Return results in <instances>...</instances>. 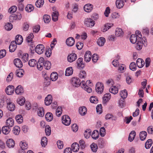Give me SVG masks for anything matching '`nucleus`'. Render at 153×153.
<instances>
[{
    "label": "nucleus",
    "instance_id": "obj_1",
    "mask_svg": "<svg viewBox=\"0 0 153 153\" xmlns=\"http://www.w3.org/2000/svg\"><path fill=\"white\" fill-rule=\"evenodd\" d=\"M84 24L86 27H92L95 24V22L90 18H87L84 20Z\"/></svg>",
    "mask_w": 153,
    "mask_h": 153
},
{
    "label": "nucleus",
    "instance_id": "obj_60",
    "mask_svg": "<svg viewBox=\"0 0 153 153\" xmlns=\"http://www.w3.org/2000/svg\"><path fill=\"white\" fill-rule=\"evenodd\" d=\"M5 29L7 30H10L13 28V25L10 23H8L4 26Z\"/></svg>",
    "mask_w": 153,
    "mask_h": 153
},
{
    "label": "nucleus",
    "instance_id": "obj_41",
    "mask_svg": "<svg viewBox=\"0 0 153 153\" xmlns=\"http://www.w3.org/2000/svg\"><path fill=\"white\" fill-rule=\"evenodd\" d=\"M34 9L33 5L31 4H27L25 7L26 10L28 12H30Z\"/></svg>",
    "mask_w": 153,
    "mask_h": 153
},
{
    "label": "nucleus",
    "instance_id": "obj_10",
    "mask_svg": "<svg viewBox=\"0 0 153 153\" xmlns=\"http://www.w3.org/2000/svg\"><path fill=\"white\" fill-rule=\"evenodd\" d=\"M17 48V44L16 42L14 41H12L9 46V51L10 52H14Z\"/></svg>",
    "mask_w": 153,
    "mask_h": 153
},
{
    "label": "nucleus",
    "instance_id": "obj_36",
    "mask_svg": "<svg viewBox=\"0 0 153 153\" xmlns=\"http://www.w3.org/2000/svg\"><path fill=\"white\" fill-rule=\"evenodd\" d=\"M99 137L98 131L97 130L94 131L91 135V137L94 139L96 140Z\"/></svg>",
    "mask_w": 153,
    "mask_h": 153
},
{
    "label": "nucleus",
    "instance_id": "obj_12",
    "mask_svg": "<svg viewBox=\"0 0 153 153\" xmlns=\"http://www.w3.org/2000/svg\"><path fill=\"white\" fill-rule=\"evenodd\" d=\"M66 43L68 46H72L74 44L75 40L73 37H70L67 39Z\"/></svg>",
    "mask_w": 153,
    "mask_h": 153
},
{
    "label": "nucleus",
    "instance_id": "obj_61",
    "mask_svg": "<svg viewBox=\"0 0 153 153\" xmlns=\"http://www.w3.org/2000/svg\"><path fill=\"white\" fill-rule=\"evenodd\" d=\"M17 122L19 123H21L23 122V117L21 115H18L16 117Z\"/></svg>",
    "mask_w": 153,
    "mask_h": 153
},
{
    "label": "nucleus",
    "instance_id": "obj_59",
    "mask_svg": "<svg viewBox=\"0 0 153 153\" xmlns=\"http://www.w3.org/2000/svg\"><path fill=\"white\" fill-rule=\"evenodd\" d=\"M62 110L61 107H58L56 111V114L57 116L59 117L60 116L62 113Z\"/></svg>",
    "mask_w": 153,
    "mask_h": 153
},
{
    "label": "nucleus",
    "instance_id": "obj_30",
    "mask_svg": "<svg viewBox=\"0 0 153 153\" xmlns=\"http://www.w3.org/2000/svg\"><path fill=\"white\" fill-rule=\"evenodd\" d=\"M58 12L56 11L52 12V20L54 22L56 21L58 19Z\"/></svg>",
    "mask_w": 153,
    "mask_h": 153
},
{
    "label": "nucleus",
    "instance_id": "obj_48",
    "mask_svg": "<svg viewBox=\"0 0 153 153\" xmlns=\"http://www.w3.org/2000/svg\"><path fill=\"white\" fill-rule=\"evenodd\" d=\"M44 66L47 70L50 69L51 67V64L50 62L47 61H44Z\"/></svg>",
    "mask_w": 153,
    "mask_h": 153
},
{
    "label": "nucleus",
    "instance_id": "obj_19",
    "mask_svg": "<svg viewBox=\"0 0 153 153\" xmlns=\"http://www.w3.org/2000/svg\"><path fill=\"white\" fill-rule=\"evenodd\" d=\"M93 8V7L92 5L88 4H85L84 6V9L86 12L89 13L91 11Z\"/></svg>",
    "mask_w": 153,
    "mask_h": 153
},
{
    "label": "nucleus",
    "instance_id": "obj_3",
    "mask_svg": "<svg viewBox=\"0 0 153 153\" xmlns=\"http://www.w3.org/2000/svg\"><path fill=\"white\" fill-rule=\"evenodd\" d=\"M104 88L103 85L102 83L98 82L96 85V91L97 93L99 94H101L102 93Z\"/></svg>",
    "mask_w": 153,
    "mask_h": 153
},
{
    "label": "nucleus",
    "instance_id": "obj_33",
    "mask_svg": "<svg viewBox=\"0 0 153 153\" xmlns=\"http://www.w3.org/2000/svg\"><path fill=\"white\" fill-rule=\"evenodd\" d=\"M45 117L47 121L50 122L53 119V115L51 113L48 112L46 114Z\"/></svg>",
    "mask_w": 153,
    "mask_h": 153
},
{
    "label": "nucleus",
    "instance_id": "obj_20",
    "mask_svg": "<svg viewBox=\"0 0 153 153\" xmlns=\"http://www.w3.org/2000/svg\"><path fill=\"white\" fill-rule=\"evenodd\" d=\"M71 149L73 152H76L79 150V147L78 143H74L71 145Z\"/></svg>",
    "mask_w": 153,
    "mask_h": 153
},
{
    "label": "nucleus",
    "instance_id": "obj_51",
    "mask_svg": "<svg viewBox=\"0 0 153 153\" xmlns=\"http://www.w3.org/2000/svg\"><path fill=\"white\" fill-rule=\"evenodd\" d=\"M37 62L34 59H31L28 62V65L32 67H34L35 66Z\"/></svg>",
    "mask_w": 153,
    "mask_h": 153
},
{
    "label": "nucleus",
    "instance_id": "obj_11",
    "mask_svg": "<svg viewBox=\"0 0 153 153\" xmlns=\"http://www.w3.org/2000/svg\"><path fill=\"white\" fill-rule=\"evenodd\" d=\"M91 52L89 51H87L85 53L84 56V60L86 62H89L91 60Z\"/></svg>",
    "mask_w": 153,
    "mask_h": 153
},
{
    "label": "nucleus",
    "instance_id": "obj_4",
    "mask_svg": "<svg viewBox=\"0 0 153 153\" xmlns=\"http://www.w3.org/2000/svg\"><path fill=\"white\" fill-rule=\"evenodd\" d=\"M71 83L74 87H78L82 83L79 79L77 77H74L71 80Z\"/></svg>",
    "mask_w": 153,
    "mask_h": 153
},
{
    "label": "nucleus",
    "instance_id": "obj_14",
    "mask_svg": "<svg viewBox=\"0 0 153 153\" xmlns=\"http://www.w3.org/2000/svg\"><path fill=\"white\" fill-rule=\"evenodd\" d=\"M83 59L82 57L78 58L77 61V64L78 68H83L85 66L84 64L82 63Z\"/></svg>",
    "mask_w": 153,
    "mask_h": 153
},
{
    "label": "nucleus",
    "instance_id": "obj_23",
    "mask_svg": "<svg viewBox=\"0 0 153 153\" xmlns=\"http://www.w3.org/2000/svg\"><path fill=\"white\" fill-rule=\"evenodd\" d=\"M15 91L17 94H21L23 93V89L21 85H18L16 88Z\"/></svg>",
    "mask_w": 153,
    "mask_h": 153
},
{
    "label": "nucleus",
    "instance_id": "obj_8",
    "mask_svg": "<svg viewBox=\"0 0 153 153\" xmlns=\"http://www.w3.org/2000/svg\"><path fill=\"white\" fill-rule=\"evenodd\" d=\"M14 87L13 85H9L5 89L6 93L8 95H12L14 93Z\"/></svg>",
    "mask_w": 153,
    "mask_h": 153
},
{
    "label": "nucleus",
    "instance_id": "obj_34",
    "mask_svg": "<svg viewBox=\"0 0 153 153\" xmlns=\"http://www.w3.org/2000/svg\"><path fill=\"white\" fill-rule=\"evenodd\" d=\"M123 32L122 29L120 28H117L115 30V35L117 37L122 36Z\"/></svg>",
    "mask_w": 153,
    "mask_h": 153
},
{
    "label": "nucleus",
    "instance_id": "obj_13",
    "mask_svg": "<svg viewBox=\"0 0 153 153\" xmlns=\"http://www.w3.org/2000/svg\"><path fill=\"white\" fill-rule=\"evenodd\" d=\"M52 98L51 95H48L46 97L45 100V103L46 105H49L52 102Z\"/></svg>",
    "mask_w": 153,
    "mask_h": 153
},
{
    "label": "nucleus",
    "instance_id": "obj_31",
    "mask_svg": "<svg viewBox=\"0 0 153 153\" xmlns=\"http://www.w3.org/2000/svg\"><path fill=\"white\" fill-rule=\"evenodd\" d=\"M113 25V24L112 23H107L104 25L102 31L103 32H105L111 28V27H112Z\"/></svg>",
    "mask_w": 153,
    "mask_h": 153
},
{
    "label": "nucleus",
    "instance_id": "obj_35",
    "mask_svg": "<svg viewBox=\"0 0 153 153\" xmlns=\"http://www.w3.org/2000/svg\"><path fill=\"white\" fill-rule=\"evenodd\" d=\"M2 133L5 134H7L9 133L10 129V127L7 126H4L2 129Z\"/></svg>",
    "mask_w": 153,
    "mask_h": 153
},
{
    "label": "nucleus",
    "instance_id": "obj_64",
    "mask_svg": "<svg viewBox=\"0 0 153 153\" xmlns=\"http://www.w3.org/2000/svg\"><path fill=\"white\" fill-rule=\"evenodd\" d=\"M136 65L134 62H132L130 64L129 66L130 70L133 71H135L136 70Z\"/></svg>",
    "mask_w": 153,
    "mask_h": 153
},
{
    "label": "nucleus",
    "instance_id": "obj_37",
    "mask_svg": "<svg viewBox=\"0 0 153 153\" xmlns=\"http://www.w3.org/2000/svg\"><path fill=\"white\" fill-rule=\"evenodd\" d=\"M152 144V139H149L147 140L145 144V147L147 149L150 148Z\"/></svg>",
    "mask_w": 153,
    "mask_h": 153
},
{
    "label": "nucleus",
    "instance_id": "obj_49",
    "mask_svg": "<svg viewBox=\"0 0 153 153\" xmlns=\"http://www.w3.org/2000/svg\"><path fill=\"white\" fill-rule=\"evenodd\" d=\"M91 148L92 151L94 152H96L98 149V147L97 144L93 143L91 145Z\"/></svg>",
    "mask_w": 153,
    "mask_h": 153
},
{
    "label": "nucleus",
    "instance_id": "obj_29",
    "mask_svg": "<svg viewBox=\"0 0 153 153\" xmlns=\"http://www.w3.org/2000/svg\"><path fill=\"white\" fill-rule=\"evenodd\" d=\"M73 70L72 67L67 68L65 71V75L69 76L71 75L73 73Z\"/></svg>",
    "mask_w": 153,
    "mask_h": 153
},
{
    "label": "nucleus",
    "instance_id": "obj_26",
    "mask_svg": "<svg viewBox=\"0 0 153 153\" xmlns=\"http://www.w3.org/2000/svg\"><path fill=\"white\" fill-rule=\"evenodd\" d=\"M136 135V132L134 131H132L129 134L128 140L130 142L133 141Z\"/></svg>",
    "mask_w": 153,
    "mask_h": 153
},
{
    "label": "nucleus",
    "instance_id": "obj_2",
    "mask_svg": "<svg viewBox=\"0 0 153 153\" xmlns=\"http://www.w3.org/2000/svg\"><path fill=\"white\" fill-rule=\"evenodd\" d=\"M22 18V15L20 13H18L17 14H12L11 15L9 18V21L10 22H13L15 21L20 20Z\"/></svg>",
    "mask_w": 153,
    "mask_h": 153
},
{
    "label": "nucleus",
    "instance_id": "obj_63",
    "mask_svg": "<svg viewBox=\"0 0 153 153\" xmlns=\"http://www.w3.org/2000/svg\"><path fill=\"white\" fill-rule=\"evenodd\" d=\"M127 93L126 90H125L123 91H122L120 93V96L123 99H125L127 96Z\"/></svg>",
    "mask_w": 153,
    "mask_h": 153
},
{
    "label": "nucleus",
    "instance_id": "obj_9",
    "mask_svg": "<svg viewBox=\"0 0 153 153\" xmlns=\"http://www.w3.org/2000/svg\"><path fill=\"white\" fill-rule=\"evenodd\" d=\"M77 58L76 54L74 53L69 54L68 56V60L70 62H72L74 61Z\"/></svg>",
    "mask_w": 153,
    "mask_h": 153
},
{
    "label": "nucleus",
    "instance_id": "obj_21",
    "mask_svg": "<svg viewBox=\"0 0 153 153\" xmlns=\"http://www.w3.org/2000/svg\"><path fill=\"white\" fill-rule=\"evenodd\" d=\"M14 120L11 118H10L6 120V126L9 127L10 128L13 127L14 125Z\"/></svg>",
    "mask_w": 153,
    "mask_h": 153
},
{
    "label": "nucleus",
    "instance_id": "obj_25",
    "mask_svg": "<svg viewBox=\"0 0 153 153\" xmlns=\"http://www.w3.org/2000/svg\"><path fill=\"white\" fill-rule=\"evenodd\" d=\"M79 113L82 115H85L87 111V109L85 106H82L79 108Z\"/></svg>",
    "mask_w": 153,
    "mask_h": 153
},
{
    "label": "nucleus",
    "instance_id": "obj_38",
    "mask_svg": "<svg viewBox=\"0 0 153 153\" xmlns=\"http://www.w3.org/2000/svg\"><path fill=\"white\" fill-rule=\"evenodd\" d=\"M147 135V132L145 131H142L140 134V137L141 140H145Z\"/></svg>",
    "mask_w": 153,
    "mask_h": 153
},
{
    "label": "nucleus",
    "instance_id": "obj_27",
    "mask_svg": "<svg viewBox=\"0 0 153 153\" xmlns=\"http://www.w3.org/2000/svg\"><path fill=\"white\" fill-rule=\"evenodd\" d=\"M105 42V38L103 37H101L97 40V43L100 46H102L104 45Z\"/></svg>",
    "mask_w": 153,
    "mask_h": 153
},
{
    "label": "nucleus",
    "instance_id": "obj_42",
    "mask_svg": "<svg viewBox=\"0 0 153 153\" xmlns=\"http://www.w3.org/2000/svg\"><path fill=\"white\" fill-rule=\"evenodd\" d=\"M44 110L43 107H40L38 108V114L39 116L41 117H43L44 115Z\"/></svg>",
    "mask_w": 153,
    "mask_h": 153
},
{
    "label": "nucleus",
    "instance_id": "obj_18",
    "mask_svg": "<svg viewBox=\"0 0 153 153\" xmlns=\"http://www.w3.org/2000/svg\"><path fill=\"white\" fill-rule=\"evenodd\" d=\"M23 41V39L21 35H18L16 36L15 41L16 42V44L17 45H20L21 44Z\"/></svg>",
    "mask_w": 153,
    "mask_h": 153
},
{
    "label": "nucleus",
    "instance_id": "obj_52",
    "mask_svg": "<svg viewBox=\"0 0 153 153\" xmlns=\"http://www.w3.org/2000/svg\"><path fill=\"white\" fill-rule=\"evenodd\" d=\"M17 101L18 103L20 105H22L24 104L25 100L24 97H21L19 98Z\"/></svg>",
    "mask_w": 153,
    "mask_h": 153
},
{
    "label": "nucleus",
    "instance_id": "obj_17",
    "mask_svg": "<svg viewBox=\"0 0 153 153\" xmlns=\"http://www.w3.org/2000/svg\"><path fill=\"white\" fill-rule=\"evenodd\" d=\"M7 146L9 148L13 147L15 145V142L12 139H10L6 141Z\"/></svg>",
    "mask_w": 153,
    "mask_h": 153
},
{
    "label": "nucleus",
    "instance_id": "obj_58",
    "mask_svg": "<svg viewBox=\"0 0 153 153\" xmlns=\"http://www.w3.org/2000/svg\"><path fill=\"white\" fill-rule=\"evenodd\" d=\"M82 84L84 90L88 93H90L92 91V89L90 88L87 85H85L84 84L83 82V80L82 81Z\"/></svg>",
    "mask_w": 153,
    "mask_h": 153
},
{
    "label": "nucleus",
    "instance_id": "obj_28",
    "mask_svg": "<svg viewBox=\"0 0 153 153\" xmlns=\"http://www.w3.org/2000/svg\"><path fill=\"white\" fill-rule=\"evenodd\" d=\"M142 40L138 39V41L136 43L135 48L138 50H140L142 48L143 44V42H142Z\"/></svg>",
    "mask_w": 153,
    "mask_h": 153
},
{
    "label": "nucleus",
    "instance_id": "obj_47",
    "mask_svg": "<svg viewBox=\"0 0 153 153\" xmlns=\"http://www.w3.org/2000/svg\"><path fill=\"white\" fill-rule=\"evenodd\" d=\"M91 131V130L90 129H87L85 131L84 135L85 138L88 139L90 137Z\"/></svg>",
    "mask_w": 153,
    "mask_h": 153
},
{
    "label": "nucleus",
    "instance_id": "obj_22",
    "mask_svg": "<svg viewBox=\"0 0 153 153\" xmlns=\"http://www.w3.org/2000/svg\"><path fill=\"white\" fill-rule=\"evenodd\" d=\"M123 0H117L116 1V5L117 7L119 9L123 7L124 4Z\"/></svg>",
    "mask_w": 153,
    "mask_h": 153
},
{
    "label": "nucleus",
    "instance_id": "obj_43",
    "mask_svg": "<svg viewBox=\"0 0 153 153\" xmlns=\"http://www.w3.org/2000/svg\"><path fill=\"white\" fill-rule=\"evenodd\" d=\"M24 72V70L22 69H19L16 70V76L19 77L22 76L23 75V72Z\"/></svg>",
    "mask_w": 153,
    "mask_h": 153
},
{
    "label": "nucleus",
    "instance_id": "obj_32",
    "mask_svg": "<svg viewBox=\"0 0 153 153\" xmlns=\"http://www.w3.org/2000/svg\"><path fill=\"white\" fill-rule=\"evenodd\" d=\"M111 97V94L109 93H107L105 94L103 97V101L105 103L108 101Z\"/></svg>",
    "mask_w": 153,
    "mask_h": 153
},
{
    "label": "nucleus",
    "instance_id": "obj_54",
    "mask_svg": "<svg viewBox=\"0 0 153 153\" xmlns=\"http://www.w3.org/2000/svg\"><path fill=\"white\" fill-rule=\"evenodd\" d=\"M126 81L128 84H130L131 83L133 82V79L132 78L131 76L127 75L126 76Z\"/></svg>",
    "mask_w": 153,
    "mask_h": 153
},
{
    "label": "nucleus",
    "instance_id": "obj_16",
    "mask_svg": "<svg viewBox=\"0 0 153 153\" xmlns=\"http://www.w3.org/2000/svg\"><path fill=\"white\" fill-rule=\"evenodd\" d=\"M136 63L137 66L139 68H142L145 65V62L144 60L140 58L137 59L136 61Z\"/></svg>",
    "mask_w": 153,
    "mask_h": 153
},
{
    "label": "nucleus",
    "instance_id": "obj_15",
    "mask_svg": "<svg viewBox=\"0 0 153 153\" xmlns=\"http://www.w3.org/2000/svg\"><path fill=\"white\" fill-rule=\"evenodd\" d=\"M15 65L17 68H21L22 67V63L21 60L18 58L15 59L14 60Z\"/></svg>",
    "mask_w": 153,
    "mask_h": 153
},
{
    "label": "nucleus",
    "instance_id": "obj_46",
    "mask_svg": "<svg viewBox=\"0 0 153 153\" xmlns=\"http://www.w3.org/2000/svg\"><path fill=\"white\" fill-rule=\"evenodd\" d=\"M44 4V0H37L35 4L37 7H42Z\"/></svg>",
    "mask_w": 153,
    "mask_h": 153
},
{
    "label": "nucleus",
    "instance_id": "obj_5",
    "mask_svg": "<svg viewBox=\"0 0 153 153\" xmlns=\"http://www.w3.org/2000/svg\"><path fill=\"white\" fill-rule=\"evenodd\" d=\"M62 122L65 126H69L71 123V120L67 115H64L62 118Z\"/></svg>",
    "mask_w": 153,
    "mask_h": 153
},
{
    "label": "nucleus",
    "instance_id": "obj_40",
    "mask_svg": "<svg viewBox=\"0 0 153 153\" xmlns=\"http://www.w3.org/2000/svg\"><path fill=\"white\" fill-rule=\"evenodd\" d=\"M51 79L52 81L56 80L58 78V75L56 73L53 72L51 75Z\"/></svg>",
    "mask_w": 153,
    "mask_h": 153
},
{
    "label": "nucleus",
    "instance_id": "obj_45",
    "mask_svg": "<svg viewBox=\"0 0 153 153\" xmlns=\"http://www.w3.org/2000/svg\"><path fill=\"white\" fill-rule=\"evenodd\" d=\"M7 107L8 109L10 111H13L15 108V106L14 104L12 102L7 103Z\"/></svg>",
    "mask_w": 153,
    "mask_h": 153
},
{
    "label": "nucleus",
    "instance_id": "obj_39",
    "mask_svg": "<svg viewBox=\"0 0 153 153\" xmlns=\"http://www.w3.org/2000/svg\"><path fill=\"white\" fill-rule=\"evenodd\" d=\"M110 92L114 94L118 92V88L115 86H112L109 89Z\"/></svg>",
    "mask_w": 153,
    "mask_h": 153
},
{
    "label": "nucleus",
    "instance_id": "obj_62",
    "mask_svg": "<svg viewBox=\"0 0 153 153\" xmlns=\"http://www.w3.org/2000/svg\"><path fill=\"white\" fill-rule=\"evenodd\" d=\"M90 100L91 102L94 103H97L98 101L97 97L94 96H92L90 97Z\"/></svg>",
    "mask_w": 153,
    "mask_h": 153
},
{
    "label": "nucleus",
    "instance_id": "obj_44",
    "mask_svg": "<svg viewBox=\"0 0 153 153\" xmlns=\"http://www.w3.org/2000/svg\"><path fill=\"white\" fill-rule=\"evenodd\" d=\"M43 19L45 23H48L51 20L50 16L48 15H45L43 16Z\"/></svg>",
    "mask_w": 153,
    "mask_h": 153
},
{
    "label": "nucleus",
    "instance_id": "obj_6",
    "mask_svg": "<svg viewBox=\"0 0 153 153\" xmlns=\"http://www.w3.org/2000/svg\"><path fill=\"white\" fill-rule=\"evenodd\" d=\"M37 67L38 70L41 71L43 68L44 65V61L43 58H40L36 63Z\"/></svg>",
    "mask_w": 153,
    "mask_h": 153
},
{
    "label": "nucleus",
    "instance_id": "obj_7",
    "mask_svg": "<svg viewBox=\"0 0 153 153\" xmlns=\"http://www.w3.org/2000/svg\"><path fill=\"white\" fill-rule=\"evenodd\" d=\"M36 52L38 54L42 53L45 51V47L42 44L38 45L35 49Z\"/></svg>",
    "mask_w": 153,
    "mask_h": 153
},
{
    "label": "nucleus",
    "instance_id": "obj_24",
    "mask_svg": "<svg viewBox=\"0 0 153 153\" xmlns=\"http://www.w3.org/2000/svg\"><path fill=\"white\" fill-rule=\"evenodd\" d=\"M137 38L138 37L136 35L132 34L131 35L130 37V41L132 43L134 44L138 41V39H137Z\"/></svg>",
    "mask_w": 153,
    "mask_h": 153
},
{
    "label": "nucleus",
    "instance_id": "obj_55",
    "mask_svg": "<svg viewBox=\"0 0 153 153\" xmlns=\"http://www.w3.org/2000/svg\"><path fill=\"white\" fill-rule=\"evenodd\" d=\"M47 139L46 137H43L41 139V144L42 147H45L47 144Z\"/></svg>",
    "mask_w": 153,
    "mask_h": 153
},
{
    "label": "nucleus",
    "instance_id": "obj_53",
    "mask_svg": "<svg viewBox=\"0 0 153 153\" xmlns=\"http://www.w3.org/2000/svg\"><path fill=\"white\" fill-rule=\"evenodd\" d=\"M20 131V128L18 126H15L14 127L13 129V133L16 135H18L19 134Z\"/></svg>",
    "mask_w": 153,
    "mask_h": 153
},
{
    "label": "nucleus",
    "instance_id": "obj_50",
    "mask_svg": "<svg viewBox=\"0 0 153 153\" xmlns=\"http://www.w3.org/2000/svg\"><path fill=\"white\" fill-rule=\"evenodd\" d=\"M21 56L22 59L24 62H26L28 60V54L27 53H24Z\"/></svg>",
    "mask_w": 153,
    "mask_h": 153
},
{
    "label": "nucleus",
    "instance_id": "obj_56",
    "mask_svg": "<svg viewBox=\"0 0 153 153\" xmlns=\"http://www.w3.org/2000/svg\"><path fill=\"white\" fill-rule=\"evenodd\" d=\"M20 148L24 149H27L28 148L27 144L25 142H21L20 143Z\"/></svg>",
    "mask_w": 153,
    "mask_h": 153
},
{
    "label": "nucleus",
    "instance_id": "obj_57",
    "mask_svg": "<svg viewBox=\"0 0 153 153\" xmlns=\"http://www.w3.org/2000/svg\"><path fill=\"white\" fill-rule=\"evenodd\" d=\"M45 131L46 135L49 136L51 134V128L49 126H46L45 127Z\"/></svg>",
    "mask_w": 153,
    "mask_h": 153
}]
</instances>
